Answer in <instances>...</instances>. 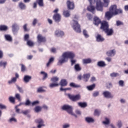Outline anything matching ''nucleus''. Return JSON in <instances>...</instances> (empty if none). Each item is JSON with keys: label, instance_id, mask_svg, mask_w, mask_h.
<instances>
[{"label": "nucleus", "instance_id": "3c124183", "mask_svg": "<svg viewBox=\"0 0 128 128\" xmlns=\"http://www.w3.org/2000/svg\"><path fill=\"white\" fill-rule=\"evenodd\" d=\"M6 64H8V62H2V61L0 62V66H4V68H6Z\"/></svg>", "mask_w": 128, "mask_h": 128}, {"label": "nucleus", "instance_id": "6e6552de", "mask_svg": "<svg viewBox=\"0 0 128 128\" xmlns=\"http://www.w3.org/2000/svg\"><path fill=\"white\" fill-rule=\"evenodd\" d=\"M110 28L108 23L106 22H104L101 23V26L100 27V30H102L103 32L108 31V29Z\"/></svg>", "mask_w": 128, "mask_h": 128}, {"label": "nucleus", "instance_id": "69168bd1", "mask_svg": "<svg viewBox=\"0 0 128 128\" xmlns=\"http://www.w3.org/2000/svg\"><path fill=\"white\" fill-rule=\"evenodd\" d=\"M122 24H124V23H122V22L120 20L116 21L117 26H122Z\"/></svg>", "mask_w": 128, "mask_h": 128}, {"label": "nucleus", "instance_id": "a211bd4d", "mask_svg": "<svg viewBox=\"0 0 128 128\" xmlns=\"http://www.w3.org/2000/svg\"><path fill=\"white\" fill-rule=\"evenodd\" d=\"M32 80V76H30L28 75H26L23 79L24 82L26 84H28V82H30V80Z\"/></svg>", "mask_w": 128, "mask_h": 128}, {"label": "nucleus", "instance_id": "c03bdc74", "mask_svg": "<svg viewBox=\"0 0 128 128\" xmlns=\"http://www.w3.org/2000/svg\"><path fill=\"white\" fill-rule=\"evenodd\" d=\"M100 96V92L98 91H95L93 92L92 96L94 98H96Z\"/></svg>", "mask_w": 128, "mask_h": 128}, {"label": "nucleus", "instance_id": "473e14b6", "mask_svg": "<svg viewBox=\"0 0 128 128\" xmlns=\"http://www.w3.org/2000/svg\"><path fill=\"white\" fill-rule=\"evenodd\" d=\"M40 74L44 75L42 80H44L48 78V74L44 71L40 72Z\"/></svg>", "mask_w": 128, "mask_h": 128}, {"label": "nucleus", "instance_id": "052dcab7", "mask_svg": "<svg viewBox=\"0 0 128 128\" xmlns=\"http://www.w3.org/2000/svg\"><path fill=\"white\" fill-rule=\"evenodd\" d=\"M9 122H17V120H16V118H10V120H9Z\"/></svg>", "mask_w": 128, "mask_h": 128}, {"label": "nucleus", "instance_id": "6e6d98bb", "mask_svg": "<svg viewBox=\"0 0 128 128\" xmlns=\"http://www.w3.org/2000/svg\"><path fill=\"white\" fill-rule=\"evenodd\" d=\"M46 92V90L42 89V87L38 88L37 90L38 92Z\"/></svg>", "mask_w": 128, "mask_h": 128}, {"label": "nucleus", "instance_id": "37998d69", "mask_svg": "<svg viewBox=\"0 0 128 128\" xmlns=\"http://www.w3.org/2000/svg\"><path fill=\"white\" fill-rule=\"evenodd\" d=\"M16 82V78H13L11 80L8 82L9 84H11L12 82Z\"/></svg>", "mask_w": 128, "mask_h": 128}, {"label": "nucleus", "instance_id": "2f4dec72", "mask_svg": "<svg viewBox=\"0 0 128 128\" xmlns=\"http://www.w3.org/2000/svg\"><path fill=\"white\" fill-rule=\"evenodd\" d=\"M4 37L6 40H7L8 42H12V38L10 35L6 34L4 36Z\"/></svg>", "mask_w": 128, "mask_h": 128}, {"label": "nucleus", "instance_id": "c9c22d12", "mask_svg": "<svg viewBox=\"0 0 128 128\" xmlns=\"http://www.w3.org/2000/svg\"><path fill=\"white\" fill-rule=\"evenodd\" d=\"M19 8L20 10H26V4L21 2L19 3Z\"/></svg>", "mask_w": 128, "mask_h": 128}, {"label": "nucleus", "instance_id": "c85d7f7f", "mask_svg": "<svg viewBox=\"0 0 128 128\" xmlns=\"http://www.w3.org/2000/svg\"><path fill=\"white\" fill-rule=\"evenodd\" d=\"M32 104V102L30 100V99H26V102L24 103V106H30Z\"/></svg>", "mask_w": 128, "mask_h": 128}, {"label": "nucleus", "instance_id": "4be33fe9", "mask_svg": "<svg viewBox=\"0 0 128 128\" xmlns=\"http://www.w3.org/2000/svg\"><path fill=\"white\" fill-rule=\"evenodd\" d=\"M55 34L56 36H63L64 34V33L62 31L57 30L55 32Z\"/></svg>", "mask_w": 128, "mask_h": 128}, {"label": "nucleus", "instance_id": "7ed1b4c3", "mask_svg": "<svg viewBox=\"0 0 128 128\" xmlns=\"http://www.w3.org/2000/svg\"><path fill=\"white\" fill-rule=\"evenodd\" d=\"M61 108L62 110L66 112L68 114L73 116H74L76 118H78V115L74 112V108H72V106L68 104H64L62 106Z\"/></svg>", "mask_w": 128, "mask_h": 128}, {"label": "nucleus", "instance_id": "79ce46f5", "mask_svg": "<svg viewBox=\"0 0 128 128\" xmlns=\"http://www.w3.org/2000/svg\"><path fill=\"white\" fill-rule=\"evenodd\" d=\"M83 34L86 38H88L90 37V35L88 34V31H86V30H83Z\"/></svg>", "mask_w": 128, "mask_h": 128}, {"label": "nucleus", "instance_id": "1a4fd4ad", "mask_svg": "<svg viewBox=\"0 0 128 128\" xmlns=\"http://www.w3.org/2000/svg\"><path fill=\"white\" fill-rule=\"evenodd\" d=\"M103 96L106 98H114V95L110 91H104L103 92Z\"/></svg>", "mask_w": 128, "mask_h": 128}, {"label": "nucleus", "instance_id": "603ef678", "mask_svg": "<svg viewBox=\"0 0 128 128\" xmlns=\"http://www.w3.org/2000/svg\"><path fill=\"white\" fill-rule=\"evenodd\" d=\"M110 76L112 78H116V76H120V74L118 73L113 72L110 74Z\"/></svg>", "mask_w": 128, "mask_h": 128}, {"label": "nucleus", "instance_id": "a878e982", "mask_svg": "<svg viewBox=\"0 0 128 128\" xmlns=\"http://www.w3.org/2000/svg\"><path fill=\"white\" fill-rule=\"evenodd\" d=\"M90 62H92V60L90 58L82 60V63L84 64H90Z\"/></svg>", "mask_w": 128, "mask_h": 128}, {"label": "nucleus", "instance_id": "f704fd0d", "mask_svg": "<svg viewBox=\"0 0 128 128\" xmlns=\"http://www.w3.org/2000/svg\"><path fill=\"white\" fill-rule=\"evenodd\" d=\"M54 58L53 57L50 58L49 61L46 64V66H50V64H52V62H54Z\"/></svg>", "mask_w": 128, "mask_h": 128}, {"label": "nucleus", "instance_id": "b1692460", "mask_svg": "<svg viewBox=\"0 0 128 128\" xmlns=\"http://www.w3.org/2000/svg\"><path fill=\"white\" fill-rule=\"evenodd\" d=\"M61 86H68V81L66 79H62L60 82Z\"/></svg>", "mask_w": 128, "mask_h": 128}, {"label": "nucleus", "instance_id": "412c9836", "mask_svg": "<svg viewBox=\"0 0 128 128\" xmlns=\"http://www.w3.org/2000/svg\"><path fill=\"white\" fill-rule=\"evenodd\" d=\"M114 14H112V12H110V11L107 12L105 14V16L106 18L108 20H110L111 18H112L114 16Z\"/></svg>", "mask_w": 128, "mask_h": 128}, {"label": "nucleus", "instance_id": "c756f323", "mask_svg": "<svg viewBox=\"0 0 128 128\" xmlns=\"http://www.w3.org/2000/svg\"><path fill=\"white\" fill-rule=\"evenodd\" d=\"M60 84H58L57 82L56 83H52L50 84V88H56V86H58Z\"/></svg>", "mask_w": 128, "mask_h": 128}, {"label": "nucleus", "instance_id": "423d86ee", "mask_svg": "<svg viewBox=\"0 0 128 128\" xmlns=\"http://www.w3.org/2000/svg\"><path fill=\"white\" fill-rule=\"evenodd\" d=\"M68 98L72 100V102H78V100H80L82 98V96L80 94H78L76 95H72L70 94H68Z\"/></svg>", "mask_w": 128, "mask_h": 128}, {"label": "nucleus", "instance_id": "f8f14e48", "mask_svg": "<svg viewBox=\"0 0 128 128\" xmlns=\"http://www.w3.org/2000/svg\"><path fill=\"white\" fill-rule=\"evenodd\" d=\"M18 30H20L18 25L16 23H14L12 25V32L14 34H16Z\"/></svg>", "mask_w": 128, "mask_h": 128}, {"label": "nucleus", "instance_id": "5fc2aeb1", "mask_svg": "<svg viewBox=\"0 0 128 128\" xmlns=\"http://www.w3.org/2000/svg\"><path fill=\"white\" fill-rule=\"evenodd\" d=\"M27 44L29 46H34V42L30 40H28L27 41Z\"/></svg>", "mask_w": 128, "mask_h": 128}, {"label": "nucleus", "instance_id": "ddd939ff", "mask_svg": "<svg viewBox=\"0 0 128 128\" xmlns=\"http://www.w3.org/2000/svg\"><path fill=\"white\" fill-rule=\"evenodd\" d=\"M38 42H46V40L45 37L42 36V34H38L37 36Z\"/></svg>", "mask_w": 128, "mask_h": 128}, {"label": "nucleus", "instance_id": "4d7b16f0", "mask_svg": "<svg viewBox=\"0 0 128 128\" xmlns=\"http://www.w3.org/2000/svg\"><path fill=\"white\" fill-rule=\"evenodd\" d=\"M29 38H30V34H25L24 36V40L28 42Z\"/></svg>", "mask_w": 128, "mask_h": 128}, {"label": "nucleus", "instance_id": "7c9ffc66", "mask_svg": "<svg viewBox=\"0 0 128 128\" xmlns=\"http://www.w3.org/2000/svg\"><path fill=\"white\" fill-rule=\"evenodd\" d=\"M36 2L38 4L39 6H44V0H36Z\"/></svg>", "mask_w": 128, "mask_h": 128}, {"label": "nucleus", "instance_id": "f3484780", "mask_svg": "<svg viewBox=\"0 0 128 128\" xmlns=\"http://www.w3.org/2000/svg\"><path fill=\"white\" fill-rule=\"evenodd\" d=\"M90 74L88 73V74H84L83 75L82 78L84 82H88V80L90 79Z\"/></svg>", "mask_w": 128, "mask_h": 128}, {"label": "nucleus", "instance_id": "680f3d73", "mask_svg": "<svg viewBox=\"0 0 128 128\" xmlns=\"http://www.w3.org/2000/svg\"><path fill=\"white\" fill-rule=\"evenodd\" d=\"M118 84L120 86H124V82L122 80H120L118 82Z\"/></svg>", "mask_w": 128, "mask_h": 128}, {"label": "nucleus", "instance_id": "9d476101", "mask_svg": "<svg viewBox=\"0 0 128 128\" xmlns=\"http://www.w3.org/2000/svg\"><path fill=\"white\" fill-rule=\"evenodd\" d=\"M66 5L68 10H74V4L70 0L67 1Z\"/></svg>", "mask_w": 128, "mask_h": 128}, {"label": "nucleus", "instance_id": "13d9d810", "mask_svg": "<svg viewBox=\"0 0 128 128\" xmlns=\"http://www.w3.org/2000/svg\"><path fill=\"white\" fill-rule=\"evenodd\" d=\"M15 96L16 100H18L19 102H20L22 100L20 99V94H16Z\"/></svg>", "mask_w": 128, "mask_h": 128}, {"label": "nucleus", "instance_id": "8fccbe9b", "mask_svg": "<svg viewBox=\"0 0 128 128\" xmlns=\"http://www.w3.org/2000/svg\"><path fill=\"white\" fill-rule=\"evenodd\" d=\"M104 124H110V119L108 118H105V121L102 122Z\"/></svg>", "mask_w": 128, "mask_h": 128}, {"label": "nucleus", "instance_id": "9b49d317", "mask_svg": "<svg viewBox=\"0 0 128 128\" xmlns=\"http://www.w3.org/2000/svg\"><path fill=\"white\" fill-rule=\"evenodd\" d=\"M61 18L62 16L58 14H54L53 16V20H54L56 22H60Z\"/></svg>", "mask_w": 128, "mask_h": 128}, {"label": "nucleus", "instance_id": "774afa93", "mask_svg": "<svg viewBox=\"0 0 128 128\" xmlns=\"http://www.w3.org/2000/svg\"><path fill=\"white\" fill-rule=\"evenodd\" d=\"M106 88H112V83H108L106 85Z\"/></svg>", "mask_w": 128, "mask_h": 128}, {"label": "nucleus", "instance_id": "bb28decb", "mask_svg": "<svg viewBox=\"0 0 128 128\" xmlns=\"http://www.w3.org/2000/svg\"><path fill=\"white\" fill-rule=\"evenodd\" d=\"M78 106H80V108H86V106H88V104L86 102H78Z\"/></svg>", "mask_w": 128, "mask_h": 128}, {"label": "nucleus", "instance_id": "6ab92c4d", "mask_svg": "<svg viewBox=\"0 0 128 128\" xmlns=\"http://www.w3.org/2000/svg\"><path fill=\"white\" fill-rule=\"evenodd\" d=\"M104 32L106 34V36H112L114 34V30L112 28L109 29V28H108L107 31H106Z\"/></svg>", "mask_w": 128, "mask_h": 128}, {"label": "nucleus", "instance_id": "f03ea898", "mask_svg": "<svg viewBox=\"0 0 128 128\" xmlns=\"http://www.w3.org/2000/svg\"><path fill=\"white\" fill-rule=\"evenodd\" d=\"M90 6L88 7V10L93 14H95L96 12H94V10L96 8L100 12H102L104 10V3L100 1V0H88ZM96 7L94 8V6H92V4H96Z\"/></svg>", "mask_w": 128, "mask_h": 128}, {"label": "nucleus", "instance_id": "2eb2a0df", "mask_svg": "<svg viewBox=\"0 0 128 128\" xmlns=\"http://www.w3.org/2000/svg\"><path fill=\"white\" fill-rule=\"evenodd\" d=\"M84 120L87 124H94V119L90 116H87L85 118Z\"/></svg>", "mask_w": 128, "mask_h": 128}, {"label": "nucleus", "instance_id": "4468645a", "mask_svg": "<svg viewBox=\"0 0 128 128\" xmlns=\"http://www.w3.org/2000/svg\"><path fill=\"white\" fill-rule=\"evenodd\" d=\"M94 24L95 26H98L100 24H102V20H100V19L98 17L95 16L94 18Z\"/></svg>", "mask_w": 128, "mask_h": 128}, {"label": "nucleus", "instance_id": "e433bc0d", "mask_svg": "<svg viewBox=\"0 0 128 128\" xmlns=\"http://www.w3.org/2000/svg\"><path fill=\"white\" fill-rule=\"evenodd\" d=\"M34 112H40L42 110V107L40 106H37L34 108Z\"/></svg>", "mask_w": 128, "mask_h": 128}, {"label": "nucleus", "instance_id": "5701e85b", "mask_svg": "<svg viewBox=\"0 0 128 128\" xmlns=\"http://www.w3.org/2000/svg\"><path fill=\"white\" fill-rule=\"evenodd\" d=\"M97 66L100 68H104V66H106V63L104 61H100L98 62Z\"/></svg>", "mask_w": 128, "mask_h": 128}, {"label": "nucleus", "instance_id": "a19ab883", "mask_svg": "<svg viewBox=\"0 0 128 128\" xmlns=\"http://www.w3.org/2000/svg\"><path fill=\"white\" fill-rule=\"evenodd\" d=\"M60 78H58L56 76V77H53L51 78V80L52 82L56 83L57 82H58Z\"/></svg>", "mask_w": 128, "mask_h": 128}, {"label": "nucleus", "instance_id": "de8ad7c7", "mask_svg": "<svg viewBox=\"0 0 128 128\" xmlns=\"http://www.w3.org/2000/svg\"><path fill=\"white\" fill-rule=\"evenodd\" d=\"M104 2V6L108 8V4H110V0H103Z\"/></svg>", "mask_w": 128, "mask_h": 128}, {"label": "nucleus", "instance_id": "f257e3e1", "mask_svg": "<svg viewBox=\"0 0 128 128\" xmlns=\"http://www.w3.org/2000/svg\"><path fill=\"white\" fill-rule=\"evenodd\" d=\"M74 58H76V54L73 52L68 51L64 52L58 60L57 64L58 66H62V64L68 62V58H70L71 60V66H74L76 62V60H74Z\"/></svg>", "mask_w": 128, "mask_h": 128}, {"label": "nucleus", "instance_id": "338daca9", "mask_svg": "<svg viewBox=\"0 0 128 128\" xmlns=\"http://www.w3.org/2000/svg\"><path fill=\"white\" fill-rule=\"evenodd\" d=\"M21 66H22V67H21L22 72H26V66H24V65L22 64Z\"/></svg>", "mask_w": 128, "mask_h": 128}, {"label": "nucleus", "instance_id": "39448f33", "mask_svg": "<svg viewBox=\"0 0 128 128\" xmlns=\"http://www.w3.org/2000/svg\"><path fill=\"white\" fill-rule=\"evenodd\" d=\"M76 19H74L72 21V28L76 32H80V25L78 24V22Z\"/></svg>", "mask_w": 128, "mask_h": 128}, {"label": "nucleus", "instance_id": "4c0bfd02", "mask_svg": "<svg viewBox=\"0 0 128 128\" xmlns=\"http://www.w3.org/2000/svg\"><path fill=\"white\" fill-rule=\"evenodd\" d=\"M94 88H96V84H92V85L87 86V88L88 90H92Z\"/></svg>", "mask_w": 128, "mask_h": 128}, {"label": "nucleus", "instance_id": "20e7f679", "mask_svg": "<svg viewBox=\"0 0 128 128\" xmlns=\"http://www.w3.org/2000/svg\"><path fill=\"white\" fill-rule=\"evenodd\" d=\"M110 12H112L114 16H116L118 14H122V9L116 8V5L112 6L110 7Z\"/></svg>", "mask_w": 128, "mask_h": 128}, {"label": "nucleus", "instance_id": "72a5a7b5", "mask_svg": "<svg viewBox=\"0 0 128 128\" xmlns=\"http://www.w3.org/2000/svg\"><path fill=\"white\" fill-rule=\"evenodd\" d=\"M54 58L53 57L50 58L49 61L46 64V66H50V64H52V62H54Z\"/></svg>", "mask_w": 128, "mask_h": 128}, {"label": "nucleus", "instance_id": "864d4df0", "mask_svg": "<svg viewBox=\"0 0 128 128\" xmlns=\"http://www.w3.org/2000/svg\"><path fill=\"white\" fill-rule=\"evenodd\" d=\"M16 88L21 93H24V90H22V87H20V86L16 85Z\"/></svg>", "mask_w": 128, "mask_h": 128}, {"label": "nucleus", "instance_id": "0eeeda50", "mask_svg": "<svg viewBox=\"0 0 128 128\" xmlns=\"http://www.w3.org/2000/svg\"><path fill=\"white\" fill-rule=\"evenodd\" d=\"M35 122L38 124L37 128H42V126H46L44 121L42 118H38L35 120Z\"/></svg>", "mask_w": 128, "mask_h": 128}, {"label": "nucleus", "instance_id": "49530a36", "mask_svg": "<svg viewBox=\"0 0 128 128\" xmlns=\"http://www.w3.org/2000/svg\"><path fill=\"white\" fill-rule=\"evenodd\" d=\"M94 116H98L100 114V110H99L97 109L95 110L94 112Z\"/></svg>", "mask_w": 128, "mask_h": 128}, {"label": "nucleus", "instance_id": "aec40b11", "mask_svg": "<svg viewBox=\"0 0 128 128\" xmlns=\"http://www.w3.org/2000/svg\"><path fill=\"white\" fill-rule=\"evenodd\" d=\"M106 54L108 56H114L116 54V50H109L106 52Z\"/></svg>", "mask_w": 128, "mask_h": 128}, {"label": "nucleus", "instance_id": "ea45409f", "mask_svg": "<svg viewBox=\"0 0 128 128\" xmlns=\"http://www.w3.org/2000/svg\"><path fill=\"white\" fill-rule=\"evenodd\" d=\"M8 30V27L4 25H2L0 26V30L2 31H6Z\"/></svg>", "mask_w": 128, "mask_h": 128}, {"label": "nucleus", "instance_id": "58836bf2", "mask_svg": "<svg viewBox=\"0 0 128 128\" xmlns=\"http://www.w3.org/2000/svg\"><path fill=\"white\" fill-rule=\"evenodd\" d=\"M64 16L66 18H68L70 16V11L68 10H66L64 12Z\"/></svg>", "mask_w": 128, "mask_h": 128}, {"label": "nucleus", "instance_id": "09e8293b", "mask_svg": "<svg viewBox=\"0 0 128 128\" xmlns=\"http://www.w3.org/2000/svg\"><path fill=\"white\" fill-rule=\"evenodd\" d=\"M9 100L12 104H14L15 100H16V98H14L13 96H10L9 98Z\"/></svg>", "mask_w": 128, "mask_h": 128}, {"label": "nucleus", "instance_id": "bf43d9fd", "mask_svg": "<svg viewBox=\"0 0 128 128\" xmlns=\"http://www.w3.org/2000/svg\"><path fill=\"white\" fill-rule=\"evenodd\" d=\"M0 110H6V106L0 104Z\"/></svg>", "mask_w": 128, "mask_h": 128}, {"label": "nucleus", "instance_id": "dca6fc26", "mask_svg": "<svg viewBox=\"0 0 128 128\" xmlns=\"http://www.w3.org/2000/svg\"><path fill=\"white\" fill-rule=\"evenodd\" d=\"M96 38V41L98 42H104V38L100 34H97Z\"/></svg>", "mask_w": 128, "mask_h": 128}, {"label": "nucleus", "instance_id": "e2e57ef3", "mask_svg": "<svg viewBox=\"0 0 128 128\" xmlns=\"http://www.w3.org/2000/svg\"><path fill=\"white\" fill-rule=\"evenodd\" d=\"M40 104V102L38 100L34 101L32 102V106H36V104Z\"/></svg>", "mask_w": 128, "mask_h": 128}, {"label": "nucleus", "instance_id": "0e129e2a", "mask_svg": "<svg viewBox=\"0 0 128 128\" xmlns=\"http://www.w3.org/2000/svg\"><path fill=\"white\" fill-rule=\"evenodd\" d=\"M117 126L118 128H122V121H118V122H117Z\"/></svg>", "mask_w": 128, "mask_h": 128}, {"label": "nucleus", "instance_id": "a18cd8bd", "mask_svg": "<svg viewBox=\"0 0 128 128\" xmlns=\"http://www.w3.org/2000/svg\"><path fill=\"white\" fill-rule=\"evenodd\" d=\"M70 128V124L66 123L62 125V128Z\"/></svg>", "mask_w": 128, "mask_h": 128}, {"label": "nucleus", "instance_id": "393cba45", "mask_svg": "<svg viewBox=\"0 0 128 128\" xmlns=\"http://www.w3.org/2000/svg\"><path fill=\"white\" fill-rule=\"evenodd\" d=\"M74 70L75 72H80L82 70V67L80 66V64H76L74 66Z\"/></svg>", "mask_w": 128, "mask_h": 128}, {"label": "nucleus", "instance_id": "cd10ccee", "mask_svg": "<svg viewBox=\"0 0 128 128\" xmlns=\"http://www.w3.org/2000/svg\"><path fill=\"white\" fill-rule=\"evenodd\" d=\"M70 86L72 88H82V86H80V85L76 84L74 82L70 83Z\"/></svg>", "mask_w": 128, "mask_h": 128}]
</instances>
